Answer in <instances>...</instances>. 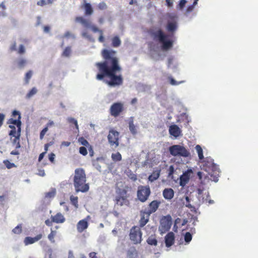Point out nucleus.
Returning a JSON list of instances; mask_svg holds the SVG:
<instances>
[{"instance_id": "obj_58", "label": "nucleus", "mask_w": 258, "mask_h": 258, "mask_svg": "<svg viewBox=\"0 0 258 258\" xmlns=\"http://www.w3.org/2000/svg\"><path fill=\"white\" fill-rule=\"evenodd\" d=\"M55 154L53 153H50L49 155V160L52 163H53L54 161Z\"/></svg>"}, {"instance_id": "obj_56", "label": "nucleus", "mask_w": 258, "mask_h": 258, "mask_svg": "<svg viewBox=\"0 0 258 258\" xmlns=\"http://www.w3.org/2000/svg\"><path fill=\"white\" fill-rule=\"evenodd\" d=\"M85 19H84L82 17H77L76 18V22L81 23V24H83V22H84V20Z\"/></svg>"}, {"instance_id": "obj_2", "label": "nucleus", "mask_w": 258, "mask_h": 258, "mask_svg": "<svg viewBox=\"0 0 258 258\" xmlns=\"http://www.w3.org/2000/svg\"><path fill=\"white\" fill-rule=\"evenodd\" d=\"M115 54V51L112 50L104 49L102 51V55L105 60L96 63L99 70L96 75L97 79L101 80L105 77H108L110 81H122L121 68Z\"/></svg>"}, {"instance_id": "obj_55", "label": "nucleus", "mask_w": 258, "mask_h": 258, "mask_svg": "<svg viewBox=\"0 0 258 258\" xmlns=\"http://www.w3.org/2000/svg\"><path fill=\"white\" fill-rule=\"evenodd\" d=\"M174 172V168L173 165H171L169 166V169H168V176H171Z\"/></svg>"}, {"instance_id": "obj_22", "label": "nucleus", "mask_w": 258, "mask_h": 258, "mask_svg": "<svg viewBox=\"0 0 258 258\" xmlns=\"http://www.w3.org/2000/svg\"><path fill=\"white\" fill-rule=\"evenodd\" d=\"M51 219H52L54 223H63L66 221V218L60 213H57L54 216H51Z\"/></svg>"}, {"instance_id": "obj_33", "label": "nucleus", "mask_w": 258, "mask_h": 258, "mask_svg": "<svg viewBox=\"0 0 258 258\" xmlns=\"http://www.w3.org/2000/svg\"><path fill=\"white\" fill-rule=\"evenodd\" d=\"M70 200L72 205H74L76 208H78L79 207L78 198L72 195L70 197Z\"/></svg>"}, {"instance_id": "obj_11", "label": "nucleus", "mask_w": 258, "mask_h": 258, "mask_svg": "<svg viewBox=\"0 0 258 258\" xmlns=\"http://www.w3.org/2000/svg\"><path fill=\"white\" fill-rule=\"evenodd\" d=\"M123 110V104L120 102L114 103L110 107V114L114 117L118 116Z\"/></svg>"}, {"instance_id": "obj_60", "label": "nucleus", "mask_w": 258, "mask_h": 258, "mask_svg": "<svg viewBox=\"0 0 258 258\" xmlns=\"http://www.w3.org/2000/svg\"><path fill=\"white\" fill-rule=\"evenodd\" d=\"M98 7L101 10H103L106 8V5L104 3H101L99 4Z\"/></svg>"}, {"instance_id": "obj_40", "label": "nucleus", "mask_w": 258, "mask_h": 258, "mask_svg": "<svg viewBox=\"0 0 258 258\" xmlns=\"http://www.w3.org/2000/svg\"><path fill=\"white\" fill-rule=\"evenodd\" d=\"M71 52L72 50L71 47H67L63 51L62 55L63 56L69 57L70 55Z\"/></svg>"}, {"instance_id": "obj_35", "label": "nucleus", "mask_w": 258, "mask_h": 258, "mask_svg": "<svg viewBox=\"0 0 258 258\" xmlns=\"http://www.w3.org/2000/svg\"><path fill=\"white\" fill-rule=\"evenodd\" d=\"M17 53L19 54H23L26 52V48L24 44H21L19 46L17 50Z\"/></svg>"}, {"instance_id": "obj_16", "label": "nucleus", "mask_w": 258, "mask_h": 258, "mask_svg": "<svg viewBox=\"0 0 258 258\" xmlns=\"http://www.w3.org/2000/svg\"><path fill=\"white\" fill-rule=\"evenodd\" d=\"M43 237V234L40 233L37 234L34 237H31L30 236L26 237L24 240V243L25 245L32 244L38 240H40Z\"/></svg>"}, {"instance_id": "obj_39", "label": "nucleus", "mask_w": 258, "mask_h": 258, "mask_svg": "<svg viewBox=\"0 0 258 258\" xmlns=\"http://www.w3.org/2000/svg\"><path fill=\"white\" fill-rule=\"evenodd\" d=\"M56 234V232L54 230H51L50 233L48 235V239L52 243L54 242V238Z\"/></svg>"}, {"instance_id": "obj_37", "label": "nucleus", "mask_w": 258, "mask_h": 258, "mask_svg": "<svg viewBox=\"0 0 258 258\" xmlns=\"http://www.w3.org/2000/svg\"><path fill=\"white\" fill-rule=\"evenodd\" d=\"M3 163L9 169L16 167V165L14 163L10 162L8 160H4Z\"/></svg>"}, {"instance_id": "obj_45", "label": "nucleus", "mask_w": 258, "mask_h": 258, "mask_svg": "<svg viewBox=\"0 0 258 258\" xmlns=\"http://www.w3.org/2000/svg\"><path fill=\"white\" fill-rule=\"evenodd\" d=\"M79 153L83 155L86 156L88 154L87 150L86 147H81L79 148Z\"/></svg>"}, {"instance_id": "obj_18", "label": "nucleus", "mask_w": 258, "mask_h": 258, "mask_svg": "<svg viewBox=\"0 0 258 258\" xmlns=\"http://www.w3.org/2000/svg\"><path fill=\"white\" fill-rule=\"evenodd\" d=\"M175 241L174 234L172 232H170L165 237V242L166 247H169L172 246Z\"/></svg>"}, {"instance_id": "obj_13", "label": "nucleus", "mask_w": 258, "mask_h": 258, "mask_svg": "<svg viewBox=\"0 0 258 258\" xmlns=\"http://www.w3.org/2000/svg\"><path fill=\"white\" fill-rule=\"evenodd\" d=\"M150 215L151 214L147 212L146 210H142L140 211L141 218L139 221L140 227H143L149 222Z\"/></svg>"}, {"instance_id": "obj_41", "label": "nucleus", "mask_w": 258, "mask_h": 258, "mask_svg": "<svg viewBox=\"0 0 258 258\" xmlns=\"http://www.w3.org/2000/svg\"><path fill=\"white\" fill-rule=\"evenodd\" d=\"M68 121L70 123L74 124L75 125L76 128L77 130H79V126H78V124L77 120L76 119H75V118H74L73 117H69L68 118Z\"/></svg>"}, {"instance_id": "obj_5", "label": "nucleus", "mask_w": 258, "mask_h": 258, "mask_svg": "<svg viewBox=\"0 0 258 258\" xmlns=\"http://www.w3.org/2000/svg\"><path fill=\"white\" fill-rule=\"evenodd\" d=\"M169 151L173 156H180L183 157H188L190 156V154L184 146L180 145H174L169 148Z\"/></svg>"}, {"instance_id": "obj_4", "label": "nucleus", "mask_w": 258, "mask_h": 258, "mask_svg": "<svg viewBox=\"0 0 258 258\" xmlns=\"http://www.w3.org/2000/svg\"><path fill=\"white\" fill-rule=\"evenodd\" d=\"M73 181L74 186L77 192H86L89 190V184L86 183V174L83 168H78L75 169Z\"/></svg>"}, {"instance_id": "obj_30", "label": "nucleus", "mask_w": 258, "mask_h": 258, "mask_svg": "<svg viewBox=\"0 0 258 258\" xmlns=\"http://www.w3.org/2000/svg\"><path fill=\"white\" fill-rule=\"evenodd\" d=\"M111 158L113 161L115 162L120 161L122 159V157L120 153L116 152L115 153H112L111 155Z\"/></svg>"}, {"instance_id": "obj_43", "label": "nucleus", "mask_w": 258, "mask_h": 258, "mask_svg": "<svg viewBox=\"0 0 258 258\" xmlns=\"http://www.w3.org/2000/svg\"><path fill=\"white\" fill-rule=\"evenodd\" d=\"M192 239V235L189 232H187L185 233V235H184V241L186 242V243H189Z\"/></svg>"}, {"instance_id": "obj_6", "label": "nucleus", "mask_w": 258, "mask_h": 258, "mask_svg": "<svg viewBox=\"0 0 258 258\" xmlns=\"http://www.w3.org/2000/svg\"><path fill=\"white\" fill-rule=\"evenodd\" d=\"M128 195L124 189H119L117 193L114 201L115 204L119 206H129L130 201L128 200Z\"/></svg>"}, {"instance_id": "obj_14", "label": "nucleus", "mask_w": 258, "mask_h": 258, "mask_svg": "<svg viewBox=\"0 0 258 258\" xmlns=\"http://www.w3.org/2000/svg\"><path fill=\"white\" fill-rule=\"evenodd\" d=\"M167 67L174 71L178 70L179 63L177 59L174 56H170L168 59Z\"/></svg>"}, {"instance_id": "obj_27", "label": "nucleus", "mask_w": 258, "mask_h": 258, "mask_svg": "<svg viewBox=\"0 0 258 258\" xmlns=\"http://www.w3.org/2000/svg\"><path fill=\"white\" fill-rule=\"evenodd\" d=\"M210 177V179L214 181L215 182H217L218 180V178L219 176V171L217 170H215L212 171L211 173H209Z\"/></svg>"}, {"instance_id": "obj_21", "label": "nucleus", "mask_w": 258, "mask_h": 258, "mask_svg": "<svg viewBox=\"0 0 258 258\" xmlns=\"http://www.w3.org/2000/svg\"><path fill=\"white\" fill-rule=\"evenodd\" d=\"M174 190L171 188H165L163 191V196L166 200H171L174 197Z\"/></svg>"}, {"instance_id": "obj_23", "label": "nucleus", "mask_w": 258, "mask_h": 258, "mask_svg": "<svg viewBox=\"0 0 258 258\" xmlns=\"http://www.w3.org/2000/svg\"><path fill=\"white\" fill-rule=\"evenodd\" d=\"M27 60L23 57H18L15 61V63L17 64V66L19 69L24 68L27 64Z\"/></svg>"}, {"instance_id": "obj_50", "label": "nucleus", "mask_w": 258, "mask_h": 258, "mask_svg": "<svg viewBox=\"0 0 258 258\" xmlns=\"http://www.w3.org/2000/svg\"><path fill=\"white\" fill-rule=\"evenodd\" d=\"M186 3V0H180L178 5L179 8L182 9L185 6Z\"/></svg>"}, {"instance_id": "obj_54", "label": "nucleus", "mask_w": 258, "mask_h": 258, "mask_svg": "<svg viewBox=\"0 0 258 258\" xmlns=\"http://www.w3.org/2000/svg\"><path fill=\"white\" fill-rule=\"evenodd\" d=\"M10 49L11 50V51H17V45H16V42L15 41L10 46Z\"/></svg>"}, {"instance_id": "obj_62", "label": "nucleus", "mask_w": 258, "mask_h": 258, "mask_svg": "<svg viewBox=\"0 0 258 258\" xmlns=\"http://www.w3.org/2000/svg\"><path fill=\"white\" fill-rule=\"evenodd\" d=\"M54 123L52 120H49L48 123L46 125V127H47V128L48 129V127H51L53 125H54Z\"/></svg>"}, {"instance_id": "obj_53", "label": "nucleus", "mask_w": 258, "mask_h": 258, "mask_svg": "<svg viewBox=\"0 0 258 258\" xmlns=\"http://www.w3.org/2000/svg\"><path fill=\"white\" fill-rule=\"evenodd\" d=\"M82 25L84 27L89 28L91 27V24L88 20H87L86 19H84V22H83Z\"/></svg>"}, {"instance_id": "obj_1", "label": "nucleus", "mask_w": 258, "mask_h": 258, "mask_svg": "<svg viewBox=\"0 0 258 258\" xmlns=\"http://www.w3.org/2000/svg\"><path fill=\"white\" fill-rule=\"evenodd\" d=\"M177 28V22L173 21L167 22L166 29L169 33L168 34L165 33L159 28H154L150 30L149 34L151 37L160 44V48L155 47L152 44H150V53L154 59L158 60L160 58V49L163 51H167L172 47L173 42L170 37L173 35Z\"/></svg>"}, {"instance_id": "obj_20", "label": "nucleus", "mask_w": 258, "mask_h": 258, "mask_svg": "<svg viewBox=\"0 0 258 258\" xmlns=\"http://www.w3.org/2000/svg\"><path fill=\"white\" fill-rule=\"evenodd\" d=\"M126 258H140L139 253L134 246L131 247L126 252Z\"/></svg>"}, {"instance_id": "obj_52", "label": "nucleus", "mask_w": 258, "mask_h": 258, "mask_svg": "<svg viewBox=\"0 0 258 258\" xmlns=\"http://www.w3.org/2000/svg\"><path fill=\"white\" fill-rule=\"evenodd\" d=\"M89 28H91L92 29V30L94 32H99L100 33H102V31L101 30H99L98 28H97L96 26H94V25H91V27Z\"/></svg>"}, {"instance_id": "obj_34", "label": "nucleus", "mask_w": 258, "mask_h": 258, "mask_svg": "<svg viewBox=\"0 0 258 258\" xmlns=\"http://www.w3.org/2000/svg\"><path fill=\"white\" fill-rule=\"evenodd\" d=\"M12 232H13V233H14V234H21L22 232V224H20L18 225L16 227H15L12 230Z\"/></svg>"}, {"instance_id": "obj_15", "label": "nucleus", "mask_w": 258, "mask_h": 258, "mask_svg": "<svg viewBox=\"0 0 258 258\" xmlns=\"http://www.w3.org/2000/svg\"><path fill=\"white\" fill-rule=\"evenodd\" d=\"M181 130L177 125H171L169 128V133L170 135L173 136L175 138L181 135Z\"/></svg>"}, {"instance_id": "obj_47", "label": "nucleus", "mask_w": 258, "mask_h": 258, "mask_svg": "<svg viewBox=\"0 0 258 258\" xmlns=\"http://www.w3.org/2000/svg\"><path fill=\"white\" fill-rule=\"evenodd\" d=\"M47 127H45L40 132V139L42 140L43 139L44 136H45L46 132L48 131Z\"/></svg>"}, {"instance_id": "obj_12", "label": "nucleus", "mask_w": 258, "mask_h": 258, "mask_svg": "<svg viewBox=\"0 0 258 258\" xmlns=\"http://www.w3.org/2000/svg\"><path fill=\"white\" fill-rule=\"evenodd\" d=\"M193 173L191 169H188L180 177L179 184L181 186H184L189 181L191 174Z\"/></svg>"}, {"instance_id": "obj_9", "label": "nucleus", "mask_w": 258, "mask_h": 258, "mask_svg": "<svg viewBox=\"0 0 258 258\" xmlns=\"http://www.w3.org/2000/svg\"><path fill=\"white\" fill-rule=\"evenodd\" d=\"M142 233L140 227L138 226L133 227L130 232V238L135 244L140 243L142 240Z\"/></svg>"}, {"instance_id": "obj_48", "label": "nucleus", "mask_w": 258, "mask_h": 258, "mask_svg": "<svg viewBox=\"0 0 258 258\" xmlns=\"http://www.w3.org/2000/svg\"><path fill=\"white\" fill-rule=\"evenodd\" d=\"M108 85L110 87H113L117 85H120L122 84V82H106Z\"/></svg>"}, {"instance_id": "obj_3", "label": "nucleus", "mask_w": 258, "mask_h": 258, "mask_svg": "<svg viewBox=\"0 0 258 258\" xmlns=\"http://www.w3.org/2000/svg\"><path fill=\"white\" fill-rule=\"evenodd\" d=\"M12 116L13 118H10L7 121V123L9 124V127L11 129L9 135L14 137L12 140V143L13 144H16V148L18 149L21 147L19 142L22 125L21 114L19 111L14 110Z\"/></svg>"}, {"instance_id": "obj_59", "label": "nucleus", "mask_w": 258, "mask_h": 258, "mask_svg": "<svg viewBox=\"0 0 258 258\" xmlns=\"http://www.w3.org/2000/svg\"><path fill=\"white\" fill-rule=\"evenodd\" d=\"M5 115L3 113H0V127L3 125L5 119Z\"/></svg>"}, {"instance_id": "obj_8", "label": "nucleus", "mask_w": 258, "mask_h": 258, "mask_svg": "<svg viewBox=\"0 0 258 258\" xmlns=\"http://www.w3.org/2000/svg\"><path fill=\"white\" fill-rule=\"evenodd\" d=\"M172 225V218L170 215L162 217L160 220L159 231L161 233H164L170 229Z\"/></svg>"}, {"instance_id": "obj_24", "label": "nucleus", "mask_w": 258, "mask_h": 258, "mask_svg": "<svg viewBox=\"0 0 258 258\" xmlns=\"http://www.w3.org/2000/svg\"><path fill=\"white\" fill-rule=\"evenodd\" d=\"M161 172L160 169H158L153 171V172L152 173V174L149 175L148 177V179L149 181L153 182L156 180H157L159 177L160 176Z\"/></svg>"}, {"instance_id": "obj_38", "label": "nucleus", "mask_w": 258, "mask_h": 258, "mask_svg": "<svg viewBox=\"0 0 258 258\" xmlns=\"http://www.w3.org/2000/svg\"><path fill=\"white\" fill-rule=\"evenodd\" d=\"M78 141L81 145L87 147H89V146H90L87 140H86L84 137L79 138Z\"/></svg>"}, {"instance_id": "obj_57", "label": "nucleus", "mask_w": 258, "mask_h": 258, "mask_svg": "<svg viewBox=\"0 0 258 258\" xmlns=\"http://www.w3.org/2000/svg\"><path fill=\"white\" fill-rule=\"evenodd\" d=\"M52 223L54 222L52 221V219H51V220L48 219L45 221V224L48 226H51L52 224Z\"/></svg>"}, {"instance_id": "obj_7", "label": "nucleus", "mask_w": 258, "mask_h": 258, "mask_svg": "<svg viewBox=\"0 0 258 258\" xmlns=\"http://www.w3.org/2000/svg\"><path fill=\"white\" fill-rule=\"evenodd\" d=\"M151 189L149 185H140L137 190L138 199L142 203L146 202L151 195Z\"/></svg>"}, {"instance_id": "obj_42", "label": "nucleus", "mask_w": 258, "mask_h": 258, "mask_svg": "<svg viewBox=\"0 0 258 258\" xmlns=\"http://www.w3.org/2000/svg\"><path fill=\"white\" fill-rule=\"evenodd\" d=\"M55 195V189H53L51 191H50L49 192H46L45 194V198L50 199L53 198Z\"/></svg>"}, {"instance_id": "obj_32", "label": "nucleus", "mask_w": 258, "mask_h": 258, "mask_svg": "<svg viewBox=\"0 0 258 258\" xmlns=\"http://www.w3.org/2000/svg\"><path fill=\"white\" fill-rule=\"evenodd\" d=\"M196 150L198 153L199 158L200 160H202L204 158L203 152V149L201 147L198 145L195 147Z\"/></svg>"}, {"instance_id": "obj_61", "label": "nucleus", "mask_w": 258, "mask_h": 258, "mask_svg": "<svg viewBox=\"0 0 258 258\" xmlns=\"http://www.w3.org/2000/svg\"><path fill=\"white\" fill-rule=\"evenodd\" d=\"M173 0H166V3L168 7H172L173 5Z\"/></svg>"}, {"instance_id": "obj_25", "label": "nucleus", "mask_w": 258, "mask_h": 258, "mask_svg": "<svg viewBox=\"0 0 258 258\" xmlns=\"http://www.w3.org/2000/svg\"><path fill=\"white\" fill-rule=\"evenodd\" d=\"M128 127L130 132L133 135H135L137 133V130L136 126L134 123L133 117H131L128 122Z\"/></svg>"}, {"instance_id": "obj_51", "label": "nucleus", "mask_w": 258, "mask_h": 258, "mask_svg": "<svg viewBox=\"0 0 258 258\" xmlns=\"http://www.w3.org/2000/svg\"><path fill=\"white\" fill-rule=\"evenodd\" d=\"M196 5H194V3H193L192 5L188 6L186 9V13H189L192 12Z\"/></svg>"}, {"instance_id": "obj_10", "label": "nucleus", "mask_w": 258, "mask_h": 258, "mask_svg": "<svg viewBox=\"0 0 258 258\" xmlns=\"http://www.w3.org/2000/svg\"><path fill=\"white\" fill-rule=\"evenodd\" d=\"M119 134L118 132L113 129L109 131L107 139L110 146L115 148L119 146Z\"/></svg>"}, {"instance_id": "obj_44", "label": "nucleus", "mask_w": 258, "mask_h": 258, "mask_svg": "<svg viewBox=\"0 0 258 258\" xmlns=\"http://www.w3.org/2000/svg\"><path fill=\"white\" fill-rule=\"evenodd\" d=\"M52 1L51 0H40L37 2V5L40 6H43L47 4H51Z\"/></svg>"}, {"instance_id": "obj_63", "label": "nucleus", "mask_w": 258, "mask_h": 258, "mask_svg": "<svg viewBox=\"0 0 258 258\" xmlns=\"http://www.w3.org/2000/svg\"><path fill=\"white\" fill-rule=\"evenodd\" d=\"M70 145L71 142L68 141H63L61 144V145L64 147H69Z\"/></svg>"}, {"instance_id": "obj_28", "label": "nucleus", "mask_w": 258, "mask_h": 258, "mask_svg": "<svg viewBox=\"0 0 258 258\" xmlns=\"http://www.w3.org/2000/svg\"><path fill=\"white\" fill-rule=\"evenodd\" d=\"M84 9L86 15H91L93 13V9L90 4L85 3L84 4Z\"/></svg>"}, {"instance_id": "obj_26", "label": "nucleus", "mask_w": 258, "mask_h": 258, "mask_svg": "<svg viewBox=\"0 0 258 258\" xmlns=\"http://www.w3.org/2000/svg\"><path fill=\"white\" fill-rule=\"evenodd\" d=\"M147 242L150 245L156 246L158 241L155 235H151L147 239Z\"/></svg>"}, {"instance_id": "obj_19", "label": "nucleus", "mask_w": 258, "mask_h": 258, "mask_svg": "<svg viewBox=\"0 0 258 258\" xmlns=\"http://www.w3.org/2000/svg\"><path fill=\"white\" fill-rule=\"evenodd\" d=\"M89 226L88 222L86 219L79 221L77 225V231L79 233L83 232Z\"/></svg>"}, {"instance_id": "obj_31", "label": "nucleus", "mask_w": 258, "mask_h": 258, "mask_svg": "<svg viewBox=\"0 0 258 258\" xmlns=\"http://www.w3.org/2000/svg\"><path fill=\"white\" fill-rule=\"evenodd\" d=\"M37 91L38 90L36 87L32 88L31 90L26 94V98L30 99L37 93Z\"/></svg>"}, {"instance_id": "obj_29", "label": "nucleus", "mask_w": 258, "mask_h": 258, "mask_svg": "<svg viewBox=\"0 0 258 258\" xmlns=\"http://www.w3.org/2000/svg\"><path fill=\"white\" fill-rule=\"evenodd\" d=\"M121 44V40L119 37L116 36L114 37L112 39V45L114 47H118Z\"/></svg>"}, {"instance_id": "obj_17", "label": "nucleus", "mask_w": 258, "mask_h": 258, "mask_svg": "<svg viewBox=\"0 0 258 258\" xmlns=\"http://www.w3.org/2000/svg\"><path fill=\"white\" fill-rule=\"evenodd\" d=\"M161 202L157 200L152 201L148 205V210H146L149 214H151L155 213L158 209Z\"/></svg>"}, {"instance_id": "obj_64", "label": "nucleus", "mask_w": 258, "mask_h": 258, "mask_svg": "<svg viewBox=\"0 0 258 258\" xmlns=\"http://www.w3.org/2000/svg\"><path fill=\"white\" fill-rule=\"evenodd\" d=\"M89 256L90 258H97L96 256V253L95 252H91L89 253Z\"/></svg>"}, {"instance_id": "obj_46", "label": "nucleus", "mask_w": 258, "mask_h": 258, "mask_svg": "<svg viewBox=\"0 0 258 258\" xmlns=\"http://www.w3.org/2000/svg\"><path fill=\"white\" fill-rule=\"evenodd\" d=\"M63 37H66V38L71 37L73 39H75L76 38V36L74 34L71 33L70 32L67 31L64 33Z\"/></svg>"}, {"instance_id": "obj_49", "label": "nucleus", "mask_w": 258, "mask_h": 258, "mask_svg": "<svg viewBox=\"0 0 258 258\" xmlns=\"http://www.w3.org/2000/svg\"><path fill=\"white\" fill-rule=\"evenodd\" d=\"M32 75H33V72L32 71H29V72H28L25 75V80L28 81L29 80H30L31 78Z\"/></svg>"}, {"instance_id": "obj_36", "label": "nucleus", "mask_w": 258, "mask_h": 258, "mask_svg": "<svg viewBox=\"0 0 258 258\" xmlns=\"http://www.w3.org/2000/svg\"><path fill=\"white\" fill-rule=\"evenodd\" d=\"M82 36L83 37L87 39L88 40H89L90 41H92V42L94 41V40L92 38V37L91 35H90L89 34H88V33H87V32L86 30H84L82 32Z\"/></svg>"}]
</instances>
